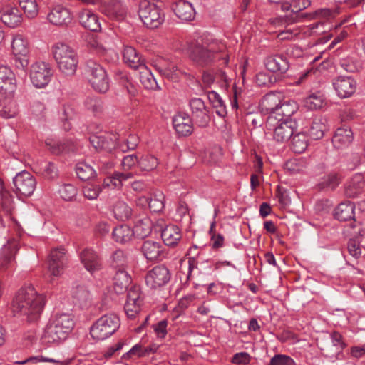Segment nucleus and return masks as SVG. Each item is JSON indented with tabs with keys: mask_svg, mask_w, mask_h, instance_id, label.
<instances>
[{
	"mask_svg": "<svg viewBox=\"0 0 365 365\" xmlns=\"http://www.w3.org/2000/svg\"><path fill=\"white\" fill-rule=\"evenodd\" d=\"M133 174L130 172L116 171L104 179L103 186L104 187L120 189L125 182L133 178Z\"/></svg>",
	"mask_w": 365,
	"mask_h": 365,
	"instance_id": "nucleus-27",
	"label": "nucleus"
},
{
	"mask_svg": "<svg viewBox=\"0 0 365 365\" xmlns=\"http://www.w3.org/2000/svg\"><path fill=\"white\" fill-rule=\"evenodd\" d=\"M141 304L142 300L140 297L139 289L138 288L130 289L124 306V310L128 317L135 318L140 311Z\"/></svg>",
	"mask_w": 365,
	"mask_h": 365,
	"instance_id": "nucleus-19",
	"label": "nucleus"
},
{
	"mask_svg": "<svg viewBox=\"0 0 365 365\" xmlns=\"http://www.w3.org/2000/svg\"><path fill=\"white\" fill-rule=\"evenodd\" d=\"M168 321L163 319L158 323L153 324V329L158 336L160 339H164L168 333Z\"/></svg>",
	"mask_w": 365,
	"mask_h": 365,
	"instance_id": "nucleus-63",
	"label": "nucleus"
},
{
	"mask_svg": "<svg viewBox=\"0 0 365 365\" xmlns=\"http://www.w3.org/2000/svg\"><path fill=\"white\" fill-rule=\"evenodd\" d=\"M12 97H0V115L8 119L14 118L18 113L16 104L11 100Z\"/></svg>",
	"mask_w": 365,
	"mask_h": 365,
	"instance_id": "nucleus-34",
	"label": "nucleus"
},
{
	"mask_svg": "<svg viewBox=\"0 0 365 365\" xmlns=\"http://www.w3.org/2000/svg\"><path fill=\"white\" fill-rule=\"evenodd\" d=\"M221 48H217L214 45L203 46L195 44L190 47L189 56L190 59L200 66H207L215 61L223 60L227 64L229 61L226 53H220Z\"/></svg>",
	"mask_w": 365,
	"mask_h": 365,
	"instance_id": "nucleus-3",
	"label": "nucleus"
},
{
	"mask_svg": "<svg viewBox=\"0 0 365 365\" xmlns=\"http://www.w3.org/2000/svg\"><path fill=\"white\" fill-rule=\"evenodd\" d=\"M161 237L167 246H175L181 239L182 235L178 226L168 225L161 232Z\"/></svg>",
	"mask_w": 365,
	"mask_h": 365,
	"instance_id": "nucleus-33",
	"label": "nucleus"
},
{
	"mask_svg": "<svg viewBox=\"0 0 365 365\" xmlns=\"http://www.w3.org/2000/svg\"><path fill=\"white\" fill-rule=\"evenodd\" d=\"M78 257L84 268L93 274L102 269V262L98 253L90 247L78 251Z\"/></svg>",
	"mask_w": 365,
	"mask_h": 365,
	"instance_id": "nucleus-17",
	"label": "nucleus"
},
{
	"mask_svg": "<svg viewBox=\"0 0 365 365\" xmlns=\"http://www.w3.org/2000/svg\"><path fill=\"white\" fill-rule=\"evenodd\" d=\"M68 336V315L60 314L48 325L43 335L46 343L57 342L67 339Z\"/></svg>",
	"mask_w": 365,
	"mask_h": 365,
	"instance_id": "nucleus-7",
	"label": "nucleus"
},
{
	"mask_svg": "<svg viewBox=\"0 0 365 365\" xmlns=\"http://www.w3.org/2000/svg\"><path fill=\"white\" fill-rule=\"evenodd\" d=\"M267 127L272 132L273 140L282 143L288 141L297 132L298 123L294 118H278L275 115H269Z\"/></svg>",
	"mask_w": 365,
	"mask_h": 365,
	"instance_id": "nucleus-2",
	"label": "nucleus"
},
{
	"mask_svg": "<svg viewBox=\"0 0 365 365\" xmlns=\"http://www.w3.org/2000/svg\"><path fill=\"white\" fill-rule=\"evenodd\" d=\"M45 302V296L39 294L33 285H25L17 291L13 299L12 312L26 317L29 322L35 321L40 316Z\"/></svg>",
	"mask_w": 365,
	"mask_h": 365,
	"instance_id": "nucleus-1",
	"label": "nucleus"
},
{
	"mask_svg": "<svg viewBox=\"0 0 365 365\" xmlns=\"http://www.w3.org/2000/svg\"><path fill=\"white\" fill-rule=\"evenodd\" d=\"M80 24L91 31L97 32L101 31V25L98 16L92 11L83 9L78 13Z\"/></svg>",
	"mask_w": 365,
	"mask_h": 365,
	"instance_id": "nucleus-24",
	"label": "nucleus"
},
{
	"mask_svg": "<svg viewBox=\"0 0 365 365\" xmlns=\"http://www.w3.org/2000/svg\"><path fill=\"white\" fill-rule=\"evenodd\" d=\"M159 164L158 158L151 154H144L139 158L138 167L143 171L155 170Z\"/></svg>",
	"mask_w": 365,
	"mask_h": 365,
	"instance_id": "nucleus-48",
	"label": "nucleus"
},
{
	"mask_svg": "<svg viewBox=\"0 0 365 365\" xmlns=\"http://www.w3.org/2000/svg\"><path fill=\"white\" fill-rule=\"evenodd\" d=\"M123 58L125 63L135 70L145 65L144 60L140 57L135 48L130 46H124Z\"/></svg>",
	"mask_w": 365,
	"mask_h": 365,
	"instance_id": "nucleus-29",
	"label": "nucleus"
},
{
	"mask_svg": "<svg viewBox=\"0 0 365 365\" xmlns=\"http://www.w3.org/2000/svg\"><path fill=\"white\" fill-rule=\"evenodd\" d=\"M101 189L98 186L87 185L83 189V194L86 198L93 200L96 199L100 193Z\"/></svg>",
	"mask_w": 365,
	"mask_h": 365,
	"instance_id": "nucleus-64",
	"label": "nucleus"
},
{
	"mask_svg": "<svg viewBox=\"0 0 365 365\" xmlns=\"http://www.w3.org/2000/svg\"><path fill=\"white\" fill-rule=\"evenodd\" d=\"M120 324L115 314H106L99 318L91 327V337L96 341H103L113 335Z\"/></svg>",
	"mask_w": 365,
	"mask_h": 365,
	"instance_id": "nucleus-5",
	"label": "nucleus"
},
{
	"mask_svg": "<svg viewBox=\"0 0 365 365\" xmlns=\"http://www.w3.org/2000/svg\"><path fill=\"white\" fill-rule=\"evenodd\" d=\"M139 143V139L135 135H130L123 143L118 141V148L123 153L135 150Z\"/></svg>",
	"mask_w": 365,
	"mask_h": 365,
	"instance_id": "nucleus-56",
	"label": "nucleus"
},
{
	"mask_svg": "<svg viewBox=\"0 0 365 365\" xmlns=\"http://www.w3.org/2000/svg\"><path fill=\"white\" fill-rule=\"evenodd\" d=\"M193 122L187 113H178L173 118V125L180 136H187L192 133Z\"/></svg>",
	"mask_w": 365,
	"mask_h": 365,
	"instance_id": "nucleus-21",
	"label": "nucleus"
},
{
	"mask_svg": "<svg viewBox=\"0 0 365 365\" xmlns=\"http://www.w3.org/2000/svg\"><path fill=\"white\" fill-rule=\"evenodd\" d=\"M138 16L143 24L150 29L158 28L165 20V14L161 8L145 0L139 4Z\"/></svg>",
	"mask_w": 365,
	"mask_h": 365,
	"instance_id": "nucleus-6",
	"label": "nucleus"
},
{
	"mask_svg": "<svg viewBox=\"0 0 365 365\" xmlns=\"http://www.w3.org/2000/svg\"><path fill=\"white\" fill-rule=\"evenodd\" d=\"M51 76V68L47 63L36 62L31 67V81L36 88L45 87L49 83Z\"/></svg>",
	"mask_w": 365,
	"mask_h": 365,
	"instance_id": "nucleus-11",
	"label": "nucleus"
},
{
	"mask_svg": "<svg viewBox=\"0 0 365 365\" xmlns=\"http://www.w3.org/2000/svg\"><path fill=\"white\" fill-rule=\"evenodd\" d=\"M347 248L349 254L354 258L358 259L361 255V249L359 239H350L348 242Z\"/></svg>",
	"mask_w": 365,
	"mask_h": 365,
	"instance_id": "nucleus-59",
	"label": "nucleus"
},
{
	"mask_svg": "<svg viewBox=\"0 0 365 365\" xmlns=\"http://www.w3.org/2000/svg\"><path fill=\"white\" fill-rule=\"evenodd\" d=\"M110 264L113 268L117 270L125 269L128 264V259L123 251L119 250L113 252L110 258Z\"/></svg>",
	"mask_w": 365,
	"mask_h": 365,
	"instance_id": "nucleus-52",
	"label": "nucleus"
},
{
	"mask_svg": "<svg viewBox=\"0 0 365 365\" xmlns=\"http://www.w3.org/2000/svg\"><path fill=\"white\" fill-rule=\"evenodd\" d=\"M0 20L9 27L15 28L21 24L22 16L17 8L7 6L0 10Z\"/></svg>",
	"mask_w": 365,
	"mask_h": 365,
	"instance_id": "nucleus-23",
	"label": "nucleus"
},
{
	"mask_svg": "<svg viewBox=\"0 0 365 365\" xmlns=\"http://www.w3.org/2000/svg\"><path fill=\"white\" fill-rule=\"evenodd\" d=\"M333 86L337 95L341 98H345L355 92L356 82L351 76H339L334 80Z\"/></svg>",
	"mask_w": 365,
	"mask_h": 365,
	"instance_id": "nucleus-18",
	"label": "nucleus"
},
{
	"mask_svg": "<svg viewBox=\"0 0 365 365\" xmlns=\"http://www.w3.org/2000/svg\"><path fill=\"white\" fill-rule=\"evenodd\" d=\"M85 74L92 88L97 92L104 93L110 87V81L103 67L93 59L86 61Z\"/></svg>",
	"mask_w": 365,
	"mask_h": 365,
	"instance_id": "nucleus-4",
	"label": "nucleus"
},
{
	"mask_svg": "<svg viewBox=\"0 0 365 365\" xmlns=\"http://www.w3.org/2000/svg\"><path fill=\"white\" fill-rule=\"evenodd\" d=\"M52 53L59 70L66 73L68 71V46L66 43H56L52 48Z\"/></svg>",
	"mask_w": 365,
	"mask_h": 365,
	"instance_id": "nucleus-20",
	"label": "nucleus"
},
{
	"mask_svg": "<svg viewBox=\"0 0 365 365\" xmlns=\"http://www.w3.org/2000/svg\"><path fill=\"white\" fill-rule=\"evenodd\" d=\"M14 192L19 197H29L36 189V180L34 176L26 171L19 173L14 178Z\"/></svg>",
	"mask_w": 365,
	"mask_h": 365,
	"instance_id": "nucleus-10",
	"label": "nucleus"
},
{
	"mask_svg": "<svg viewBox=\"0 0 365 365\" xmlns=\"http://www.w3.org/2000/svg\"><path fill=\"white\" fill-rule=\"evenodd\" d=\"M355 205L351 201L340 203L335 209V217L340 221L355 220Z\"/></svg>",
	"mask_w": 365,
	"mask_h": 365,
	"instance_id": "nucleus-31",
	"label": "nucleus"
},
{
	"mask_svg": "<svg viewBox=\"0 0 365 365\" xmlns=\"http://www.w3.org/2000/svg\"><path fill=\"white\" fill-rule=\"evenodd\" d=\"M325 130L326 125L323 119L315 118L307 130V134L311 139L319 140L324 136Z\"/></svg>",
	"mask_w": 365,
	"mask_h": 365,
	"instance_id": "nucleus-39",
	"label": "nucleus"
},
{
	"mask_svg": "<svg viewBox=\"0 0 365 365\" xmlns=\"http://www.w3.org/2000/svg\"><path fill=\"white\" fill-rule=\"evenodd\" d=\"M139 158L135 154L127 155L123 157L121 166L125 170H130L136 165H138Z\"/></svg>",
	"mask_w": 365,
	"mask_h": 365,
	"instance_id": "nucleus-61",
	"label": "nucleus"
},
{
	"mask_svg": "<svg viewBox=\"0 0 365 365\" xmlns=\"http://www.w3.org/2000/svg\"><path fill=\"white\" fill-rule=\"evenodd\" d=\"M134 235L138 238L148 237L152 232L151 222L148 218H144L138 220L134 228Z\"/></svg>",
	"mask_w": 365,
	"mask_h": 365,
	"instance_id": "nucleus-49",
	"label": "nucleus"
},
{
	"mask_svg": "<svg viewBox=\"0 0 365 365\" xmlns=\"http://www.w3.org/2000/svg\"><path fill=\"white\" fill-rule=\"evenodd\" d=\"M19 6L26 17L33 19L38 13V6L36 0H19Z\"/></svg>",
	"mask_w": 365,
	"mask_h": 365,
	"instance_id": "nucleus-51",
	"label": "nucleus"
},
{
	"mask_svg": "<svg viewBox=\"0 0 365 365\" xmlns=\"http://www.w3.org/2000/svg\"><path fill=\"white\" fill-rule=\"evenodd\" d=\"M267 69L272 73L280 72L284 73L289 68V63L285 56H269L265 60Z\"/></svg>",
	"mask_w": 365,
	"mask_h": 365,
	"instance_id": "nucleus-30",
	"label": "nucleus"
},
{
	"mask_svg": "<svg viewBox=\"0 0 365 365\" xmlns=\"http://www.w3.org/2000/svg\"><path fill=\"white\" fill-rule=\"evenodd\" d=\"M339 65L343 70L349 73H354L357 71L360 67L358 62L350 56L341 58Z\"/></svg>",
	"mask_w": 365,
	"mask_h": 365,
	"instance_id": "nucleus-57",
	"label": "nucleus"
},
{
	"mask_svg": "<svg viewBox=\"0 0 365 365\" xmlns=\"http://www.w3.org/2000/svg\"><path fill=\"white\" fill-rule=\"evenodd\" d=\"M170 279V272L164 265L155 266L147 273L145 277L147 286L153 289L164 286Z\"/></svg>",
	"mask_w": 365,
	"mask_h": 365,
	"instance_id": "nucleus-12",
	"label": "nucleus"
},
{
	"mask_svg": "<svg viewBox=\"0 0 365 365\" xmlns=\"http://www.w3.org/2000/svg\"><path fill=\"white\" fill-rule=\"evenodd\" d=\"M353 138L351 130L341 127L336 130L332 138V143L336 149H343L347 148L351 143Z\"/></svg>",
	"mask_w": 365,
	"mask_h": 365,
	"instance_id": "nucleus-26",
	"label": "nucleus"
},
{
	"mask_svg": "<svg viewBox=\"0 0 365 365\" xmlns=\"http://www.w3.org/2000/svg\"><path fill=\"white\" fill-rule=\"evenodd\" d=\"M146 356V350H145L144 346L140 344H135L128 351L123 354V358H139Z\"/></svg>",
	"mask_w": 365,
	"mask_h": 365,
	"instance_id": "nucleus-58",
	"label": "nucleus"
},
{
	"mask_svg": "<svg viewBox=\"0 0 365 365\" xmlns=\"http://www.w3.org/2000/svg\"><path fill=\"white\" fill-rule=\"evenodd\" d=\"M112 235L117 242L127 243L134 236V231L129 226L121 225L113 229Z\"/></svg>",
	"mask_w": 365,
	"mask_h": 365,
	"instance_id": "nucleus-37",
	"label": "nucleus"
},
{
	"mask_svg": "<svg viewBox=\"0 0 365 365\" xmlns=\"http://www.w3.org/2000/svg\"><path fill=\"white\" fill-rule=\"evenodd\" d=\"M294 361L285 354H276L270 361L269 365H294Z\"/></svg>",
	"mask_w": 365,
	"mask_h": 365,
	"instance_id": "nucleus-60",
	"label": "nucleus"
},
{
	"mask_svg": "<svg viewBox=\"0 0 365 365\" xmlns=\"http://www.w3.org/2000/svg\"><path fill=\"white\" fill-rule=\"evenodd\" d=\"M143 203L148 205L150 210L153 212L162 211L165 206V196L163 192H157L150 198L143 197Z\"/></svg>",
	"mask_w": 365,
	"mask_h": 365,
	"instance_id": "nucleus-41",
	"label": "nucleus"
},
{
	"mask_svg": "<svg viewBox=\"0 0 365 365\" xmlns=\"http://www.w3.org/2000/svg\"><path fill=\"white\" fill-rule=\"evenodd\" d=\"M163 249L160 242L150 240L145 241L141 247L143 255L148 260H155L160 258L163 252Z\"/></svg>",
	"mask_w": 365,
	"mask_h": 365,
	"instance_id": "nucleus-28",
	"label": "nucleus"
},
{
	"mask_svg": "<svg viewBox=\"0 0 365 365\" xmlns=\"http://www.w3.org/2000/svg\"><path fill=\"white\" fill-rule=\"evenodd\" d=\"M279 94L268 93L263 99V106L269 113V115H277L281 103Z\"/></svg>",
	"mask_w": 365,
	"mask_h": 365,
	"instance_id": "nucleus-35",
	"label": "nucleus"
},
{
	"mask_svg": "<svg viewBox=\"0 0 365 365\" xmlns=\"http://www.w3.org/2000/svg\"><path fill=\"white\" fill-rule=\"evenodd\" d=\"M119 135H93L90 137V143L92 146L98 152L111 153L114 149L118 148Z\"/></svg>",
	"mask_w": 365,
	"mask_h": 365,
	"instance_id": "nucleus-16",
	"label": "nucleus"
},
{
	"mask_svg": "<svg viewBox=\"0 0 365 365\" xmlns=\"http://www.w3.org/2000/svg\"><path fill=\"white\" fill-rule=\"evenodd\" d=\"M277 78L274 74L267 72H259L256 75L255 82L259 86L270 87L274 84Z\"/></svg>",
	"mask_w": 365,
	"mask_h": 365,
	"instance_id": "nucleus-54",
	"label": "nucleus"
},
{
	"mask_svg": "<svg viewBox=\"0 0 365 365\" xmlns=\"http://www.w3.org/2000/svg\"><path fill=\"white\" fill-rule=\"evenodd\" d=\"M340 178L336 173H331L322 178L319 182L321 188H335L339 183Z\"/></svg>",
	"mask_w": 365,
	"mask_h": 365,
	"instance_id": "nucleus-55",
	"label": "nucleus"
},
{
	"mask_svg": "<svg viewBox=\"0 0 365 365\" xmlns=\"http://www.w3.org/2000/svg\"><path fill=\"white\" fill-rule=\"evenodd\" d=\"M113 289L118 294H122L128 290L131 282V278L125 269H120L116 271L114 276Z\"/></svg>",
	"mask_w": 365,
	"mask_h": 365,
	"instance_id": "nucleus-32",
	"label": "nucleus"
},
{
	"mask_svg": "<svg viewBox=\"0 0 365 365\" xmlns=\"http://www.w3.org/2000/svg\"><path fill=\"white\" fill-rule=\"evenodd\" d=\"M175 15L182 21H192L195 16V10L192 4L185 0H178L173 5Z\"/></svg>",
	"mask_w": 365,
	"mask_h": 365,
	"instance_id": "nucleus-25",
	"label": "nucleus"
},
{
	"mask_svg": "<svg viewBox=\"0 0 365 365\" xmlns=\"http://www.w3.org/2000/svg\"><path fill=\"white\" fill-rule=\"evenodd\" d=\"M66 254L65 248H56L51 251L48 261V269L52 275L58 276L61 274Z\"/></svg>",
	"mask_w": 365,
	"mask_h": 365,
	"instance_id": "nucleus-22",
	"label": "nucleus"
},
{
	"mask_svg": "<svg viewBox=\"0 0 365 365\" xmlns=\"http://www.w3.org/2000/svg\"><path fill=\"white\" fill-rule=\"evenodd\" d=\"M0 202V222L4 225V219L9 220L12 215L13 206L11 197L7 191H3L1 194Z\"/></svg>",
	"mask_w": 365,
	"mask_h": 365,
	"instance_id": "nucleus-36",
	"label": "nucleus"
},
{
	"mask_svg": "<svg viewBox=\"0 0 365 365\" xmlns=\"http://www.w3.org/2000/svg\"><path fill=\"white\" fill-rule=\"evenodd\" d=\"M298 104L294 100L284 98L282 100L277 115L279 118H292V115L298 110Z\"/></svg>",
	"mask_w": 365,
	"mask_h": 365,
	"instance_id": "nucleus-38",
	"label": "nucleus"
},
{
	"mask_svg": "<svg viewBox=\"0 0 365 365\" xmlns=\"http://www.w3.org/2000/svg\"><path fill=\"white\" fill-rule=\"evenodd\" d=\"M138 70H140V81L145 88L157 89L159 88L156 79L145 65Z\"/></svg>",
	"mask_w": 365,
	"mask_h": 365,
	"instance_id": "nucleus-44",
	"label": "nucleus"
},
{
	"mask_svg": "<svg viewBox=\"0 0 365 365\" xmlns=\"http://www.w3.org/2000/svg\"><path fill=\"white\" fill-rule=\"evenodd\" d=\"M113 212L117 220L125 221L130 218L132 209L124 201L118 200L113 205Z\"/></svg>",
	"mask_w": 365,
	"mask_h": 365,
	"instance_id": "nucleus-43",
	"label": "nucleus"
},
{
	"mask_svg": "<svg viewBox=\"0 0 365 365\" xmlns=\"http://www.w3.org/2000/svg\"><path fill=\"white\" fill-rule=\"evenodd\" d=\"M68 16V10L61 5L56 6L48 15L49 21L57 26L65 24V21Z\"/></svg>",
	"mask_w": 365,
	"mask_h": 365,
	"instance_id": "nucleus-40",
	"label": "nucleus"
},
{
	"mask_svg": "<svg viewBox=\"0 0 365 365\" xmlns=\"http://www.w3.org/2000/svg\"><path fill=\"white\" fill-rule=\"evenodd\" d=\"M83 104L86 109L95 116H98L103 112V101L100 98L97 96L87 97L85 99Z\"/></svg>",
	"mask_w": 365,
	"mask_h": 365,
	"instance_id": "nucleus-47",
	"label": "nucleus"
},
{
	"mask_svg": "<svg viewBox=\"0 0 365 365\" xmlns=\"http://www.w3.org/2000/svg\"><path fill=\"white\" fill-rule=\"evenodd\" d=\"M189 107L191 112L190 118L192 122L199 127H206L210 120V110L204 101L200 98H192L189 101Z\"/></svg>",
	"mask_w": 365,
	"mask_h": 365,
	"instance_id": "nucleus-9",
	"label": "nucleus"
},
{
	"mask_svg": "<svg viewBox=\"0 0 365 365\" xmlns=\"http://www.w3.org/2000/svg\"><path fill=\"white\" fill-rule=\"evenodd\" d=\"M130 0H103L99 4V10L108 18L123 20L126 15L128 3Z\"/></svg>",
	"mask_w": 365,
	"mask_h": 365,
	"instance_id": "nucleus-8",
	"label": "nucleus"
},
{
	"mask_svg": "<svg viewBox=\"0 0 365 365\" xmlns=\"http://www.w3.org/2000/svg\"><path fill=\"white\" fill-rule=\"evenodd\" d=\"M339 12L338 9H331L328 8H322L315 11V16L316 17L328 20L334 18Z\"/></svg>",
	"mask_w": 365,
	"mask_h": 365,
	"instance_id": "nucleus-62",
	"label": "nucleus"
},
{
	"mask_svg": "<svg viewBox=\"0 0 365 365\" xmlns=\"http://www.w3.org/2000/svg\"><path fill=\"white\" fill-rule=\"evenodd\" d=\"M292 150L297 153L306 150L308 146V137L304 132H297L292 136Z\"/></svg>",
	"mask_w": 365,
	"mask_h": 365,
	"instance_id": "nucleus-45",
	"label": "nucleus"
},
{
	"mask_svg": "<svg viewBox=\"0 0 365 365\" xmlns=\"http://www.w3.org/2000/svg\"><path fill=\"white\" fill-rule=\"evenodd\" d=\"M91 294L84 285H76L70 292V304L76 309H83L90 306Z\"/></svg>",
	"mask_w": 365,
	"mask_h": 365,
	"instance_id": "nucleus-15",
	"label": "nucleus"
},
{
	"mask_svg": "<svg viewBox=\"0 0 365 365\" xmlns=\"http://www.w3.org/2000/svg\"><path fill=\"white\" fill-rule=\"evenodd\" d=\"M75 171L77 177L83 181L89 180L96 175L94 168L85 161L77 163L75 167Z\"/></svg>",
	"mask_w": 365,
	"mask_h": 365,
	"instance_id": "nucleus-42",
	"label": "nucleus"
},
{
	"mask_svg": "<svg viewBox=\"0 0 365 365\" xmlns=\"http://www.w3.org/2000/svg\"><path fill=\"white\" fill-rule=\"evenodd\" d=\"M38 363H53L59 364L61 361L58 359L53 358L46 357L42 355L28 357L22 361H15L14 364L17 365H24L25 364H38Z\"/></svg>",
	"mask_w": 365,
	"mask_h": 365,
	"instance_id": "nucleus-53",
	"label": "nucleus"
},
{
	"mask_svg": "<svg viewBox=\"0 0 365 365\" xmlns=\"http://www.w3.org/2000/svg\"><path fill=\"white\" fill-rule=\"evenodd\" d=\"M11 47L15 55L26 56L29 52L28 41L21 34L14 35Z\"/></svg>",
	"mask_w": 365,
	"mask_h": 365,
	"instance_id": "nucleus-46",
	"label": "nucleus"
},
{
	"mask_svg": "<svg viewBox=\"0 0 365 365\" xmlns=\"http://www.w3.org/2000/svg\"><path fill=\"white\" fill-rule=\"evenodd\" d=\"M324 102V96L321 92L312 93L304 99L305 106L310 110L321 108Z\"/></svg>",
	"mask_w": 365,
	"mask_h": 365,
	"instance_id": "nucleus-50",
	"label": "nucleus"
},
{
	"mask_svg": "<svg viewBox=\"0 0 365 365\" xmlns=\"http://www.w3.org/2000/svg\"><path fill=\"white\" fill-rule=\"evenodd\" d=\"M16 88L14 72L6 66H0V97H13Z\"/></svg>",
	"mask_w": 365,
	"mask_h": 365,
	"instance_id": "nucleus-14",
	"label": "nucleus"
},
{
	"mask_svg": "<svg viewBox=\"0 0 365 365\" xmlns=\"http://www.w3.org/2000/svg\"><path fill=\"white\" fill-rule=\"evenodd\" d=\"M19 250L18 238H11L0 251V269L5 271L14 264L15 254Z\"/></svg>",
	"mask_w": 365,
	"mask_h": 365,
	"instance_id": "nucleus-13",
	"label": "nucleus"
}]
</instances>
